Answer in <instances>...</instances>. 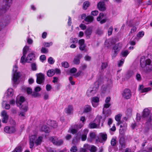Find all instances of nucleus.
Returning <instances> with one entry per match:
<instances>
[{
	"label": "nucleus",
	"mask_w": 152,
	"mask_h": 152,
	"mask_svg": "<svg viewBox=\"0 0 152 152\" xmlns=\"http://www.w3.org/2000/svg\"><path fill=\"white\" fill-rule=\"evenodd\" d=\"M5 105V108L7 110H9L10 108V105L9 104H7L6 101H3L2 103V107H3Z\"/></svg>",
	"instance_id": "nucleus-30"
},
{
	"label": "nucleus",
	"mask_w": 152,
	"mask_h": 152,
	"mask_svg": "<svg viewBox=\"0 0 152 152\" xmlns=\"http://www.w3.org/2000/svg\"><path fill=\"white\" fill-rule=\"evenodd\" d=\"M107 66V63H102L101 65L102 69H104L106 68Z\"/></svg>",
	"instance_id": "nucleus-54"
},
{
	"label": "nucleus",
	"mask_w": 152,
	"mask_h": 152,
	"mask_svg": "<svg viewBox=\"0 0 152 152\" xmlns=\"http://www.w3.org/2000/svg\"><path fill=\"white\" fill-rule=\"evenodd\" d=\"M36 82L37 83L40 84L44 83L45 81V75L43 74L40 73L36 74Z\"/></svg>",
	"instance_id": "nucleus-4"
},
{
	"label": "nucleus",
	"mask_w": 152,
	"mask_h": 152,
	"mask_svg": "<svg viewBox=\"0 0 152 152\" xmlns=\"http://www.w3.org/2000/svg\"><path fill=\"white\" fill-rule=\"evenodd\" d=\"M31 67L33 70L35 71L37 70V66L35 63H33L31 65Z\"/></svg>",
	"instance_id": "nucleus-52"
},
{
	"label": "nucleus",
	"mask_w": 152,
	"mask_h": 152,
	"mask_svg": "<svg viewBox=\"0 0 152 152\" xmlns=\"http://www.w3.org/2000/svg\"><path fill=\"white\" fill-rule=\"evenodd\" d=\"M46 88L47 91H49L52 88V87L50 85L48 84L46 86Z\"/></svg>",
	"instance_id": "nucleus-51"
},
{
	"label": "nucleus",
	"mask_w": 152,
	"mask_h": 152,
	"mask_svg": "<svg viewBox=\"0 0 152 152\" xmlns=\"http://www.w3.org/2000/svg\"><path fill=\"white\" fill-rule=\"evenodd\" d=\"M54 74V71L53 69H49L47 72V75L49 77H52Z\"/></svg>",
	"instance_id": "nucleus-28"
},
{
	"label": "nucleus",
	"mask_w": 152,
	"mask_h": 152,
	"mask_svg": "<svg viewBox=\"0 0 152 152\" xmlns=\"http://www.w3.org/2000/svg\"><path fill=\"white\" fill-rule=\"evenodd\" d=\"M16 103L20 108L22 107L23 112H26L28 110V103L25 101V98L22 96H18L16 97Z\"/></svg>",
	"instance_id": "nucleus-2"
},
{
	"label": "nucleus",
	"mask_w": 152,
	"mask_h": 152,
	"mask_svg": "<svg viewBox=\"0 0 152 152\" xmlns=\"http://www.w3.org/2000/svg\"><path fill=\"white\" fill-rule=\"evenodd\" d=\"M53 70H54V74H55V73L58 74L61 73V71L59 69H58L56 68L55 69H53Z\"/></svg>",
	"instance_id": "nucleus-61"
},
{
	"label": "nucleus",
	"mask_w": 152,
	"mask_h": 152,
	"mask_svg": "<svg viewBox=\"0 0 152 152\" xmlns=\"http://www.w3.org/2000/svg\"><path fill=\"white\" fill-rule=\"evenodd\" d=\"M144 35V32L141 31L139 32L137 34V37H142Z\"/></svg>",
	"instance_id": "nucleus-57"
},
{
	"label": "nucleus",
	"mask_w": 152,
	"mask_h": 152,
	"mask_svg": "<svg viewBox=\"0 0 152 152\" xmlns=\"http://www.w3.org/2000/svg\"><path fill=\"white\" fill-rule=\"evenodd\" d=\"M49 97V95L47 93L45 92L44 93V99L45 100H46L48 99Z\"/></svg>",
	"instance_id": "nucleus-55"
},
{
	"label": "nucleus",
	"mask_w": 152,
	"mask_h": 152,
	"mask_svg": "<svg viewBox=\"0 0 152 152\" xmlns=\"http://www.w3.org/2000/svg\"><path fill=\"white\" fill-rule=\"evenodd\" d=\"M119 150H122L126 147V142L125 139L123 137H121L120 138L119 140Z\"/></svg>",
	"instance_id": "nucleus-8"
},
{
	"label": "nucleus",
	"mask_w": 152,
	"mask_h": 152,
	"mask_svg": "<svg viewBox=\"0 0 152 152\" xmlns=\"http://www.w3.org/2000/svg\"><path fill=\"white\" fill-rule=\"evenodd\" d=\"M99 102V98L96 96L94 97L92 99V102L98 103Z\"/></svg>",
	"instance_id": "nucleus-38"
},
{
	"label": "nucleus",
	"mask_w": 152,
	"mask_h": 152,
	"mask_svg": "<svg viewBox=\"0 0 152 152\" xmlns=\"http://www.w3.org/2000/svg\"><path fill=\"white\" fill-rule=\"evenodd\" d=\"M96 150V147L94 145H92L90 149L91 152H95Z\"/></svg>",
	"instance_id": "nucleus-42"
},
{
	"label": "nucleus",
	"mask_w": 152,
	"mask_h": 152,
	"mask_svg": "<svg viewBox=\"0 0 152 152\" xmlns=\"http://www.w3.org/2000/svg\"><path fill=\"white\" fill-rule=\"evenodd\" d=\"M48 124L52 127L53 128H55L57 127V124L56 122L54 121L49 120L48 122Z\"/></svg>",
	"instance_id": "nucleus-20"
},
{
	"label": "nucleus",
	"mask_w": 152,
	"mask_h": 152,
	"mask_svg": "<svg viewBox=\"0 0 152 152\" xmlns=\"http://www.w3.org/2000/svg\"><path fill=\"white\" fill-rule=\"evenodd\" d=\"M79 27L82 29L83 30L86 29V26L85 25L82 24H81L80 25Z\"/></svg>",
	"instance_id": "nucleus-60"
},
{
	"label": "nucleus",
	"mask_w": 152,
	"mask_h": 152,
	"mask_svg": "<svg viewBox=\"0 0 152 152\" xmlns=\"http://www.w3.org/2000/svg\"><path fill=\"white\" fill-rule=\"evenodd\" d=\"M116 143V141L115 139H112L111 141V144L112 146H115Z\"/></svg>",
	"instance_id": "nucleus-50"
},
{
	"label": "nucleus",
	"mask_w": 152,
	"mask_h": 152,
	"mask_svg": "<svg viewBox=\"0 0 152 152\" xmlns=\"http://www.w3.org/2000/svg\"><path fill=\"white\" fill-rule=\"evenodd\" d=\"M27 92L28 94H32V90L29 88H27Z\"/></svg>",
	"instance_id": "nucleus-62"
},
{
	"label": "nucleus",
	"mask_w": 152,
	"mask_h": 152,
	"mask_svg": "<svg viewBox=\"0 0 152 152\" xmlns=\"http://www.w3.org/2000/svg\"><path fill=\"white\" fill-rule=\"evenodd\" d=\"M99 136L102 138L103 141H105L107 139V136L106 133H100Z\"/></svg>",
	"instance_id": "nucleus-26"
},
{
	"label": "nucleus",
	"mask_w": 152,
	"mask_h": 152,
	"mask_svg": "<svg viewBox=\"0 0 152 152\" xmlns=\"http://www.w3.org/2000/svg\"><path fill=\"white\" fill-rule=\"evenodd\" d=\"M96 93V92L93 89V88H88L87 92V95L88 96H91L93 95Z\"/></svg>",
	"instance_id": "nucleus-19"
},
{
	"label": "nucleus",
	"mask_w": 152,
	"mask_h": 152,
	"mask_svg": "<svg viewBox=\"0 0 152 152\" xmlns=\"http://www.w3.org/2000/svg\"><path fill=\"white\" fill-rule=\"evenodd\" d=\"M129 53L128 50H126L122 51L121 53V56L123 57H126L128 54Z\"/></svg>",
	"instance_id": "nucleus-35"
},
{
	"label": "nucleus",
	"mask_w": 152,
	"mask_h": 152,
	"mask_svg": "<svg viewBox=\"0 0 152 152\" xmlns=\"http://www.w3.org/2000/svg\"><path fill=\"white\" fill-rule=\"evenodd\" d=\"M133 74V72L132 71H128L125 75V79L126 80H128L132 76Z\"/></svg>",
	"instance_id": "nucleus-27"
},
{
	"label": "nucleus",
	"mask_w": 152,
	"mask_h": 152,
	"mask_svg": "<svg viewBox=\"0 0 152 152\" xmlns=\"http://www.w3.org/2000/svg\"><path fill=\"white\" fill-rule=\"evenodd\" d=\"M113 31V28L112 27H110L109 28L108 31V34L109 36L111 35Z\"/></svg>",
	"instance_id": "nucleus-47"
},
{
	"label": "nucleus",
	"mask_w": 152,
	"mask_h": 152,
	"mask_svg": "<svg viewBox=\"0 0 152 152\" xmlns=\"http://www.w3.org/2000/svg\"><path fill=\"white\" fill-rule=\"evenodd\" d=\"M37 136L36 135H33L29 137V141L31 142H34V141L37 138Z\"/></svg>",
	"instance_id": "nucleus-45"
},
{
	"label": "nucleus",
	"mask_w": 152,
	"mask_h": 152,
	"mask_svg": "<svg viewBox=\"0 0 152 152\" xmlns=\"http://www.w3.org/2000/svg\"><path fill=\"white\" fill-rule=\"evenodd\" d=\"M83 126L82 124L76 125L74 126V128H71L69 131H70V132L72 134H75L77 132L78 130L81 129Z\"/></svg>",
	"instance_id": "nucleus-11"
},
{
	"label": "nucleus",
	"mask_w": 152,
	"mask_h": 152,
	"mask_svg": "<svg viewBox=\"0 0 152 152\" xmlns=\"http://www.w3.org/2000/svg\"><path fill=\"white\" fill-rule=\"evenodd\" d=\"M123 97L126 99H130L131 97V91L128 89H125L122 93Z\"/></svg>",
	"instance_id": "nucleus-7"
},
{
	"label": "nucleus",
	"mask_w": 152,
	"mask_h": 152,
	"mask_svg": "<svg viewBox=\"0 0 152 152\" xmlns=\"http://www.w3.org/2000/svg\"><path fill=\"white\" fill-rule=\"evenodd\" d=\"M7 10H8L6 9L4 7L0 6V16L2 15L5 13Z\"/></svg>",
	"instance_id": "nucleus-31"
},
{
	"label": "nucleus",
	"mask_w": 152,
	"mask_h": 152,
	"mask_svg": "<svg viewBox=\"0 0 152 152\" xmlns=\"http://www.w3.org/2000/svg\"><path fill=\"white\" fill-rule=\"evenodd\" d=\"M61 65L63 67L65 68H67L69 66L68 63L66 61H64L62 62Z\"/></svg>",
	"instance_id": "nucleus-37"
},
{
	"label": "nucleus",
	"mask_w": 152,
	"mask_h": 152,
	"mask_svg": "<svg viewBox=\"0 0 152 152\" xmlns=\"http://www.w3.org/2000/svg\"><path fill=\"white\" fill-rule=\"evenodd\" d=\"M79 45H83L85 44V40L84 39H82L79 40L78 42Z\"/></svg>",
	"instance_id": "nucleus-53"
},
{
	"label": "nucleus",
	"mask_w": 152,
	"mask_h": 152,
	"mask_svg": "<svg viewBox=\"0 0 152 152\" xmlns=\"http://www.w3.org/2000/svg\"><path fill=\"white\" fill-rule=\"evenodd\" d=\"M49 140L51 141L54 145L59 146L62 145L63 143V141L62 140H58V139L56 137H49Z\"/></svg>",
	"instance_id": "nucleus-5"
},
{
	"label": "nucleus",
	"mask_w": 152,
	"mask_h": 152,
	"mask_svg": "<svg viewBox=\"0 0 152 152\" xmlns=\"http://www.w3.org/2000/svg\"><path fill=\"white\" fill-rule=\"evenodd\" d=\"M28 49L29 47L26 46L23 49V56L21 57L20 59V62L23 64H25L26 62H30L33 58L34 57L35 55L33 53H31L28 55L26 58H25Z\"/></svg>",
	"instance_id": "nucleus-1"
},
{
	"label": "nucleus",
	"mask_w": 152,
	"mask_h": 152,
	"mask_svg": "<svg viewBox=\"0 0 152 152\" xmlns=\"http://www.w3.org/2000/svg\"><path fill=\"white\" fill-rule=\"evenodd\" d=\"M94 18V17L90 15L87 16L86 18L85 21L87 23L86 24H88L91 23L93 21Z\"/></svg>",
	"instance_id": "nucleus-22"
},
{
	"label": "nucleus",
	"mask_w": 152,
	"mask_h": 152,
	"mask_svg": "<svg viewBox=\"0 0 152 152\" xmlns=\"http://www.w3.org/2000/svg\"><path fill=\"white\" fill-rule=\"evenodd\" d=\"M97 7L98 9L102 11H104L106 10L105 4L104 1H100L97 5Z\"/></svg>",
	"instance_id": "nucleus-15"
},
{
	"label": "nucleus",
	"mask_w": 152,
	"mask_h": 152,
	"mask_svg": "<svg viewBox=\"0 0 152 152\" xmlns=\"http://www.w3.org/2000/svg\"><path fill=\"white\" fill-rule=\"evenodd\" d=\"M41 130L46 133H48L50 132V129L46 125H43L41 128Z\"/></svg>",
	"instance_id": "nucleus-23"
},
{
	"label": "nucleus",
	"mask_w": 152,
	"mask_h": 152,
	"mask_svg": "<svg viewBox=\"0 0 152 152\" xmlns=\"http://www.w3.org/2000/svg\"><path fill=\"white\" fill-rule=\"evenodd\" d=\"M4 131L5 132L7 133L12 134L15 132L16 130L13 126L10 127L9 126H6L4 127Z\"/></svg>",
	"instance_id": "nucleus-10"
},
{
	"label": "nucleus",
	"mask_w": 152,
	"mask_h": 152,
	"mask_svg": "<svg viewBox=\"0 0 152 152\" xmlns=\"http://www.w3.org/2000/svg\"><path fill=\"white\" fill-rule=\"evenodd\" d=\"M122 116V115L121 114H119L116 115L115 117V120L117 121H119L120 119H121V117Z\"/></svg>",
	"instance_id": "nucleus-39"
},
{
	"label": "nucleus",
	"mask_w": 152,
	"mask_h": 152,
	"mask_svg": "<svg viewBox=\"0 0 152 152\" xmlns=\"http://www.w3.org/2000/svg\"><path fill=\"white\" fill-rule=\"evenodd\" d=\"M7 98H10L12 97L14 94L13 90L12 89L10 88H9L7 92L5 94Z\"/></svg>",
	"instance_id": "nucleus-16"
},
{
	"label": "nucleus",
	"mask_w": 152,
	"mask_h": 152,
	"mask_svg": "<svg viewBox=\"0 0 152 152\" xmlns=\"http://www.w3.org/2000/svg\"><path fill=\"white\" fill-rule=\"evenodd\" d=\"M95 135L94 133L92 132L90 134V136L91 139H94L95 137Z\"/></svg>",
	"instance_id": "nucleus-63"
},
{
	"label": "nucleus",
	"mask_w": 152,
	"mask_h": 152,
	"mask_svg": "<svg viewBox=\"0 0 152 152\" xmlns=\"http://www.w3.org/2000/svg\"><path fill=\"white\" fill-rule=\"evenodd\" d=\"M40 59L43 62L44 61L46 60V56L44 55H42L40 57Z\"/></svg>",
	"instance_id": "nucleus-56"
},
{
	"label": "nucleus",
	"mask_w": 152,
	"mask_h": 152,
	"mask_svg": "<svg viewBox=\"0 0 152 152\" xmlns=\"http://www.w3.org/2000/svg\"><path fill=\"white\" fill-rule=\"evenodd\" d=\"M150 112V110L148 108L145 109L142 113V117L143 118H147L149 115Z\"/></svg>",
	"instance_id": "nucleus-17"
},
{
	"label": "nucleus",
	"mask_w": 152,
	"mask_h": 152,
	"mask_svg": "<svg viewBox=\"0 0 152 152\" xmlns=\"http://www.w3.org/2000/svg\"><path fill=\"white\" fill-rule=\"evenodd\" d=\"M18 66L17 65H15L13 69V77L12 79L14 84L18 83L17 81L20 77V73L17 72Z\"/></svg>",
	"instance_id": "nucleus-3"
},
{
	"label": "nucleus",
	"mask_w": 152,
	"mask_h": 152,
	"mask_svg": "<svg viewBox=\"0 0 152 152\" xmlns=\"http://www.w3.org/2000/svg\"><path fill=\"white\" fill-rule=\"evenodd\" d=\"M86 45L85 44L80 45L79 47V49L81 51H84L85 52H86L87 51V50L86 49Z\"/></svg>",
	"instance_id": "nucleus-33"
},
{
	"label": "nucleus",
	"mask_w": 152,
	"mask_h": 152,
	"mask_svg": "<svg viewBox=\"0 0 152 152\" xmlns=\"http://www.w3.org/2000/svg\"><path fill=\"white\" fill-rule=\"evenodd\" d=\"M105 118L102 119V117L101 115H98L94 120V122L99 127L100 122H101V126L103 125V123L104 121Z\"/></svg>",
	"instance_id": "nucleus-9"
},
{
	"label": "nucleus",
	"mask_w": 152,
	"mask_h": 152,
	"mask_svg": "<svg viewBox=\"0 0 152 152\" xmlns=\"http://www.w3.org/2000/svg\"><path fill=\"white\" fill-rule=\"evenodd\" d=\"M83 55L81 54H79L75 56L73 61V62L75 64L78 65L80 63V60L82 57Z\"/></svg>",
	"instance_id": "nucleus-13"
},
{
	"label": "nucleus",
	"mask_w": 152,
	"mask_h": 152,
	"mask_svg": "<svg viewBox=\"0 0 152 152\" xmlns=\"http://www.w3.org/2000/svg\"><path fill=\"white\" fill-rule=\"evenodd\" d=\"M48 62L49 64H52L54 63L55 61L52 57H50L48 59Z\"/></svg>",
	"instance_id": "nucleus-41"
},
{
	"label": "nucleus",
	"mask_w": 152,
	"mask_h": 152,
	"mask_svg": "<svg viewBox=\"0 0 152 152\" xmlns=\"http://www.w3.org/2000/svg\"><path fill=\"white\" fill-rule=\"evenodd\" d=\"M31 94L34 97H39L40 96L38 93L35 91L33 92Z\"/></svg>",
	"instance_id": "nucleus-44"
},
{
	"label": "nucleus",
	"mask_w": 152,
	"mask_h": 152,
	"mask_svg": "<svg viewBox=\"0 0 152 152\" xmlns=\"http://www.w3.org/2000/svg\"><path fill=\"white\" fill-rule=\"evenodd\" d=\"M41 52L42 53H47L48 52V50L45 48L42 47L41 49Z\"/></svg>",
	"instance_id": "nucleus-48"
},
{
	"label": "nucleus",
	"mask_w": 152,
	"mask_h": 152,
	"mask_svg": "<svg viewBox=\"0 0 152 152\" xmlns=\"http://www.w3.org/2000/svg\"><path fill=\"white\" fill-rule=\"evenodd\" d=\"M90 2L88 1H85L83 4V8L84 10H86L87 8L90 6Z\"/></svg>",
	"instance_id": "nucleus-29"
},
{
	"label": "nucleus",
	"mask_w": 152,
	"mask_h": 152,
	"mask_svg": "<svg viewBox=\"0 0 152 152\" xmlns=\"http://www.w3.org/2000/svg\"><path fill=\"white\" fill-rule=\"evenodd\" d=\"M103 16L104 14L103 13H100L99 14V16L97 18V20L98 21H100L103 18Z\"/></svg>",
	"instance_id": "nucleus-46"
},
{
	"label": "nucleus",
	"mask_w": 152,
	"mask_h": 152,
	"mask_svg": "<svg viewBox=\"0 0 152 152\" xmlns=\"http://www.w3.org/2000/svg\"><path fill=\"white\" fill-rule=\"evenodd\" d=\"M137 79L138 80L140 81L141 80V77L140 75L139 74H137L136 76Z\"/></svg>",
	"instance_id": "nucleus-64"
},
{
	"label": "nucleus",
	"mask_w": 152,
	"mask_h": 152,
	"mask_svg": "<svg viewBox=\"0 0 152 152\" xmlns=\"http://www.w3.org/2000/svg\"><path fill=\"white\" fill-rule=\"evenodd\" d=\"M98 14V11L97 10H94L92 11L91 15L94 16H96Z\"/></svg>",
	"instance_id": "nucleus-58"
},
{
	"label": "nucleus",
	"mask_w": 152,
	"mask_h": 152,
	"mask_svg": "<svg viewBox=\"0 0 152 152\" xmlns=\"http://www.w3.org/2000/svg\"><path fill=\"white\" fill-rule=\"evenodd\" d=\"M77 151V148L76 146L72 147L70 149V151L71 152H76Z\"/></svg>",
	"instance_id": "nucleus-49"
},
{
	"label": "nucleus",
	"mask_w": 152,
	"mask_h": 152,
	"mask_svg": "<svg viewBox=\"0 0 152 152\" xmlns=\"http://www.w3.org/2000/svg\"><path fill=\"white\" fill-rule=\"evenodd\" d=\"M88 127L90 129H94L99 128L96 123H90L88 125Z\"/></svg>",
	"instance_id": "nucleus-24"
},
{
	"label": "nucleus",
	"mask_w": 152,
	"mask_h": 152,
	"mask_svg": "<svg viewBox=\"0 0 152 152\" xmlns=\"http://www.w3.org/2000/svg\"><path fill=\"white\" fill-rule=\"evenodd\" d=\"M53 43L52 42H44L43 43V45L45 47H49L52 45Z\"/></svg>",
	"instance_id": "nucleus-40"
},
{
	"label": "nucleus",
	"mask_w": 152,
	"mask_h": 152,
	"mask_svg": "<svg viewBox=\"0 0 152 152\" xmlns=\"http://www.w3.org/2000/svg\"><path fill=\"white\" fill-rule=\"evenodd\" d=\"M92 109L91 106L89 105H86L84 107L83 112L84 113H88L91 112Z\"/></svg>",
	"instance_id": "nucleus-18"
},
{
	"label": "nucleus",
	"mask_w": 152,
	"mask_h": 152,
	"mask_svg": "<svg viewBox=\"0 0 152 152\" xmlns=\"http://www.w3.org/2000/svg\"><path fill=\"white\" fill-rule=\"evenodd\" d=\"M124 60L123 59H121L118 63V66L119 67L121 66L124 63Z\"/></svg>",
	"instance_id": "nucleus-59"
},
{
	"label": "nucleus",
	"mask_w": 152,
	"mask_h": 152,
	"mask_svg": "<svg viewBox=\"0 0 152 152\" xmlns=\"http://www.w3.org/2000/svg\"><path fill=\"white\" fill-rule=\"evenodd\" d=\"M42 140V137L41 136L39 137L36 140L35 143L37 145H38L41 144Z\"/></svg>",
	"instance_id": "nucleus-25"
},
{
	"label": "nucleus",
	"mask_w": 152,
	"mask_h": 152,
	"mask_svg": "<svg viewBox=\"0 0 152 152\" xmlns=\"http://www.w3.org/2000/svg\"><path fill=\"white\" fill-rule=\"evenodd\" d=\"M1 116L3 117L2 122L3 123H6L8 119L9 116L7 114V113L5 110H3L1 113Z\"/></svg>",
	"instance_id": "nucleus-14"
},
{
	"label": "nucleus",
	"mask_w": 152,
	"mask_h": 152,
	"mask_svg": "<svg viewBox=\"0 0 152 152\" xmlns=\"http://www.w3.org/2000/svg\"><path fill=\"white\" fill-rule=\"evenodd\" d=\"M12 0H3V5L6 9H9L12 4Z\"/></svg>",
	"instance_id": "nucleus-12"
},
{
	"label": "nucleus",
	"mask_w": 152,
	"mask_h": 152,
	"mask_svg": "<svg viewBox=\"0 0 152 152\" xmlns=\"http://www.w3.org/2000/svg\"><path fill=\"white\" fill-rule=\"evenodd\" d=\"M73 111L72 106L71 105H69L65 109V112L68 114H70L72 113Z\"/></svg>",
	"instance_id": "nucleus-21"
},
{
	"label": "nucleus",
	"mask_w": 152,
	"mask_h": 152,
	"mask_svg": "<svg viewBox=\"0 0 152 152\" xmlns=\"http://www.w3.org/2000/svg\"><path fill=\"white\" fill-rule=\"evenodd\" d=\"M122 47V44L119 43L116 44L113 47V49L114 50L113 55L112 56L113 57H115L116 56L118 52L120 50Z\"/></svg>",
	"instance_id": "nucleus-6"
},
{
	"label": "nucleus",
	"mask_w": 152,
	"mask_h": 152,
	"mask_svg": "<svg viewBox=\"0 0 152 152\" xmlns=\"http://www.w3.org/2000/svg\"><path fill=\"white\" fill-rule=\"evenodd\" d=\"M92 32V29L90 28L87 29L86 31V34L87 36H89L91 34Z\"/></svg>",
	"instance_id": "nucleus-34"
},
{
	"label": "nucleus",
	"mask_w": 152,
	"mask_h": 152,
	"mask_svg": "<svg viewBox=\"0 0 152 152\" xmlns=\"http://www.w3.org/2000/svg\"><path fill=\"white\" fill-rule=\"evenodd\" d=\"M110 103H106L105 104H104V107L103 108V113L104 114H105L106 113L105 112V108H108L110 106Z\"/></svg>",
	"instance_id": "nucleus-32"
},
{
	"label": "nucleus",
	"mask_w": 152,
	"mask_h": 152,
	"mask_svg": "<svg viewBox=\"0 0 152 152\" xmlns=\"http://www.w3.org/2000/svg\"><path fill=\"white\" fill-rule=\"evenodd\" d=\"M151 88L150 87L144 88V89H143L142 91H141V92L143 93L147 92L151 90Z\"/></svg>",
	"instance_id": "nucleus-43"
},
{
	"label": "nucleus",
	"mask_w": 152,
	"mask_h": 152,
	"mask_svg": "<svg viewBox=\"0 0 152 152\" xmlns=\"http://www.w3.org/2000/svg\"><path fill=\"white\" fill-rule=\"evenodd\" d=\"M70 40L71 41V43H72L76 44L78 42V39L77 38H74L72 37L70 39Z\"/></svg>",
	"instance_id": "nucleus-36"
}]
</instances>
